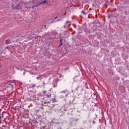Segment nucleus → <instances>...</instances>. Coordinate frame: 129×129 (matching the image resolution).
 I'll return each instance as SVG.
<instances>
[{
    "mask_svg": "<svg viewBox=\"0 0 129 129\" xmlns=\"http://www.w3.org/2000/svg\"><path fill=\"white\" fill-rule=\"evenodd\" d=\"M62 39H61V38H60V44H61V43H62Z\"/></svg>",
    "mask_w": 129,
    "mask_h": 129,
    "instance_id": "17",
    "label": "nucleus"
},
{
    "mask_svg": "<svg viewBox=\"0 0 129 129\" xmlns=\"http://www.w3.org/2000/svg\"><path fill=\"white\" fill-rule=\"evenodd\" d=\"M53 87H56V85H53Z\"/></svg>",
    "mask_w": 129,
    "mask_h": 129,
    "instance_id": "25",
    "label": "nucleus"
},
{
    "mask_svg": "<svg viewBox=\"0 0 129 129\" xmlns=\"http://www.w3.org/2000/svg\"><path fill=\"white\" fill-rule=\"evenodd\" d=\"M67 25L68 27H69V26L71 25V21H67L64 26V28H66V27H67Z\"/></svg>",
    "mask_w": 129,
    "mask_h": 129,
    "instance_id": "6",
    "label": "nucleus"
},
{
    "mask_svg": "<svg viewBox=\"0 0 129 129\" xmlns=\"http://www.w3.org/2000/svg\"><path fill=\"white\" fill-rule=\"evenodd\" d=\"M60 93H64V94L66 93V91L65 90H63V91H62Z\"/></svg>",
    "mask_w": 129,
    "mask_h": 129,
    "instance_id": "13",
    "label": "nucleus"
},
{
    "mask_svg": "<svg viewBox=\"0 0 129 129\" xmlns=\"http://www.w3.org/2000/svg\"><path fill=\"white\" fill-rule=\"evenodd\" d=\"M43 85H44V86H45V82H43Z\"/></svg>",
    "mask_w": 129,
    "mask_h": 129,
    "instance_id": "22",
    "label": "nucleus"
},
{
    "mask_svg": "<svg viewBox=\"0 0 129 129\" xmlns=\"http://www.w3.org/2000/svg\"><path fill=\"white\" fill-rule=\"evenodd\" d=\"M47 1L48 0H38L37 5H35L30 7L31 9H34V8H37V7H39V6H41V5H45L46 3H47Z\"/></svg>",
    "mask_w": 129,
    "mask_h": 129,
    "instance_id": "2",
    "label": "nucleus"
},
{
    "mask_svg": "<svg viewBox=\"0 0 129 129\" xmlns=\"http://www.w3.org/2000/svg\"><path fill=\"white\" fill-rule=\"evenodd\" d=\"M62 44H63V43H61L58 47H61V46H62Z\"/></svg>",
    "mask_w": 129,
    "mask_h": 129,
    "instance_id": "19",
    "label": "nucleus"
},
{
    "mask_svg": "<svg viewBox=\"0 0 129 129\" xmlns=\"http://www.w3.org/2000/svg\"><path fill=\"white\" fill-rule=\"evenodd\" d=\"M37 122V121H35V123H36Z\"/></svg>",
    "mask_w": 129,
    "mask_h": 129,
    "instance_id": "28",
    "label": "nucleus"
},
{
    "mask_svg": "<svg viewBox=\"0 0 129 129\" xmlns=\"http://www.w3.org/2000/svg\"><path fill=\"white\" fill-rule=\"evenodd\" d=\"M32 87H36V84L32 85Z\"/></svg>",
    "mask_w": 129,
    "mask_h": 129,
    "instance_id": "16",
    "label": "nucleus"
},
{
    "mask_svg": "<svg viewBox=\"0 0 129 129\" xmlns=\"http://www.w3.org/2000/svg\"><path fill=\"white\" fill-rule=\"evenodd\" d=\"M32 2L33 3V4H35V0H32Z\"/></svg>",
    "mask_w": 129,
    "mask_h": 129,
    "instance_id": "21",
    "label": "nucleus"
},
{
    "mask_svg": "<svg viewBox=\"0 0 129 129\" xmlns=\"http://www.w3.org/2000/svg\"><path fill=\"white\" fill-rule=\"evenodd\" d=\"M50 103H51V102H44L43 103V104H44L45 106H49V107H54V105L53 104L50 105Z\"/></svg>",
    "mask_w": 129,
    "mask_h": 129,
    "instance_id": "3",
    "label": "nucleus"
},
{
    "mask_svg": "<svg viewBox=\"0 0 129 129\" xmlns=\"http://www.w3.org/2000/svg\"><path fill=\"white\" fill-rule=\"evenodd\" d=\"M54 23V20L52 21L51 22H50V24H52V23Z\"/></svg>",
    "mask_w": 129,
    "mask_h": 129,
    "instance_id": "23",
    "label": "nucleus"
},
{
    "mask_svg": "<svg viewBox=\"0 0 129 129\" xmlns=\"http://www.w3.org/2000/svg\"><path fill=\"white\" fill-rule=\"evenodd\" d=\"M76 120V121H77V120H78V119H77V120Z\"/></svg>",
    "mask_w": 129,
    "mask_h": 129,
    "instance_id": "29",
    "label": "nucleus"
},
{
    "mask_svg": "<svg viewBox=\"0 0 129 129\" xmlns=\"http://www.w3.org/2000/svg\"><path fill=\"white\" fill-rule=\"evenodd\" d=\"M23 38H24L23 37H21V38H18V41H22V40H23Z\"/></svg>",
    "mask_w": 129,
    "mask_h": 129,
    "instance_id": "11",
    "label": "nucleus"
},
{
    "mask_svg": "<svg viewBox=\"0 0 129 129\" xmlns=\"http://www.w3.org/2000/svg\"><path fill=\"white\" fill-rule=\"evenodd\" d=\"M18 107H15L13 108V110H18Z\"/></svg>",
    "mask_w": 129,
    "mask_h": 129,
    "instance_id": "12",
    "label": "nucleus"
},
{
    "mask_svg": "<svg viewBox=\"0 0 129 129\" xmlns=\"http://www.w3.org/2000/svg\"><path fill=\"white\" fill-rule=\"evenodd\" d=\"M36 79H39V77H36Z\"/></svg>",
    "mask_w": 129,
    "mask_h": 129,
    "instance_id": "24",
    "label": "nucleus"
},
{
    "mask_svg": "<svg viewBox=\"0 0 129 129\" xmlns=\"http://www.w3.org/2000/svg\"><path fill=\"white\" fill-rule=\"evenodd\" d=\"M43 93H46V91H43Z\"/></svg>",
    "mask_w": 129,
    "mask_h": 129,
    "instance_id": "26",
    "label": "nucleus"
},
{
    "mask_svg": "<svg viewBox=\"0 0 129 129\" xmlns=\"http://www.w3.org/2000/svg\"><path fill=\"white\" fill-rule=\"evenodd\" d=\"M53 101H54V102H56L57 101V100H56V98H54V99H53Z\"/></svg>",
    "mask_w": 129,
    "mask_h": 129,
    "instance_id": "18",
    "label": "nucleus"
},
{
    "mask_svg": "<svg viewBox=\"0 0 129 129\" xmlns=\"http://www.w3.org/2000/svg\"><path fill=\"white\" fill-rule=\"evenodd\" d=\"M11 48H14V45H10V47L9 46H7L6 47V48L8 49V50H10V49H11Z\"/></svg>",
    "mask_w": 129,
    "mask_h": 129,
    "instance_id": "8",
    "label": "nucleus"
},
{
    "mask_svg": "<svg viewBox=\"0 0 129 129\" xmlns=\"http://www.w3.org/2000/svg\"><path fill=\"white\" fill-rule=\"evenodd\" d=\"M81 13H82V14H83V15H87V13L85 12L84 11H82Z\"/></svg>",
    "mask_w": 129,
    "mask_h": 129,
    "instance_id": "10",
    "label": "nucleus"
},
{
    "mask_svg": "<svg viewBox=\"0 0 129 129\" xmlns=\"http://www.w3.org/2000/svg\"><path fill=\"white\" fill-rule=\"evenodd\" d=\"M47 1L48 0H38L37 5H35L30 7L31 9H34V8H37V7H39V6H41V5H45L46 3H47Z\"/></svg>",
    "mask_w": 129,
    "mask_h": 129,
    "instance_id": "1",
    "label": "nucleus"
},
{
    "mask_svg": "<svg viewBox=\"0 0 129 129\" xmlns=\"http://www.w3.org/2000/svg\"><path fill=\"white\" fill-rule=\"evenodd\" d=\"M23 74H25V73H24Z\"/></svg>",
    "mask_w": 129,
    "mask_h": 129,
    "instance_id": "30",
    "label": "nucleus"
},
{
    "mask_svg": "<svg viewBox=\"0 0 129 129\" xmlns=\"http://www.w3.org/2000/svg\"><path fill=\"white\" fill-rule=\"evenodd\" d=\"M51 34L52 37H54V38H56V37H58V33L55 31H51Z\"/></svg>",
    "mask_w": 129,
    "mask_h": 129,
    "instance_id": "4",
    "label": "nucleus"
},
{
    "mask_svg": "<svg viewBox=\"0 0 129 129\" xmlns=\"http://www.w3.org/2000/svg\"><path fill=\"white\" fill-rule=\"evenodd\" d=\"M6 45H9V44H12V40L11 39H7L6 40Z\"/></svg>",
    "mask_w": 129,
    "mask_h": 129,
    "instance_id": "7",
    "label": "nucleus"
},
{
    "mask_svg": "<svg viewBox=\"0 0 129 129\" xmlns=\"http://www.w3.org/2000/svg\"><path fill=\"white\" fill-rule=\"evenodd\" d=\"M45 96H46L47 98H50V95H49L46 94L45 95Z\"/></svg>",
    "mask_w": 129,
    "mask_h": 129,
    "instance_id": "14",
    "label": "nucleus"
},
{
    "mask_svg": "<svg viewBox=\"0 0 129 129\" xmlns=\"http://www.w3.org/2000/svg\"><path fill=\"white\" fill-rule=\"evenodd\" d=\"M12 8L13 10H19L20 9V4H17L15 6H12Z\"/></svg>",
    "mask_w": 129,
    "mask_h": 129,
    "instance_id": "5",
    "label": "nucleus"
},
{
    "mask_svg": "<svg viewBox=\"0 0 129 129\" xmlns=\"http://www.w3.org/2000/svg\"><path fill=\"white\" fill-rule=\"evenodd\" d=\"M0 118H1V117H0Z\"/></svg>",
    "mask_w": 129,
    "mask_h": 129,
    "instance_id": "32",
    "label": "nucleus"
},
{
    "mask_svg": "<svg viewBox=\"0 0 129 129\" xmlns=\"http://www.w3.org/2000/svg\"><path fill=\"white\" fill-rule=\"evenodd\" d=\"M77 89H78L77 88V89H76V90H77Z\"/></svg>",
    "mask_w": 129,
    "mask_h": 129,
    "instance_id": "31",
    "label": "nucleus"
},
{
    "mask_svg": "<svg viewBox=\"0 0 129 129\" xmlns=\"http://www.w3.org/2000/svg\"><path fill=\"white\" fill-rule=\"evenodd\" d=\"M77 80H78V76L75 77L74 78V81H77Z\"/></svg>",
    "mask_w": 129,
    "mask_h": 129,
    "instance_id": "9",
    "label": "nucleus"
},
{
    "mask_svg": "<svg viewBox=\"0 0 129 129\" xmlns=\"http://www.w3.org/2000/svg\"><path fill=\"white\" fill-rule=\"evenodd\" d=\"M92 6H94V4H92Z\"/></svg>",
    "mask_w": 129,
    "mask_h": 129,
    "instance_id": "27",
    "label": "nucleus"
},
{
    "mask_svg": "<svg viewBox=\"0 0 129 129\" xmlns=\"http://www.w3.org/2000/svg\"><path fill=\"white\" fill-rule=\"evenodd\" d=\"M47 36H49V34H48V33L44 34V36L45 37H47Z\"/></svg>",
    "mask_w": 129,
    "mask_h": 129,
    "instance_id": "15",
    "label": "nucleus"
},
{
    "mask_svg": "<svg viewBox=\"0 0 129 129\" xmlns=\"http://www.w3.org/2000/svg\"><path fill=\"white\" fill-rule=\"evenodd\" d=\"M68 69H69V68L68 67V68L64 69V70H68Z\"/></svg>",
    "mask_w": 129,
    "mask_h": 129,
    "instance_id": "20",
    "label": "nucleus"
}]
</instances>
